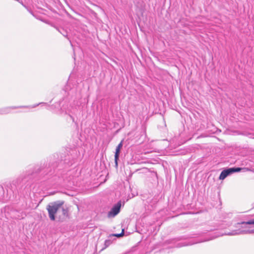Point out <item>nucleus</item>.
Instances as JSON below:
<instances>
[{"mask_svg": "<svg viewBox=\"0 0 254 254\" xmlns=\"http://www.w3.org/2000/svg\"><path fill=\"white\" fill-rule=\"evenodd\" d=\"M247 221H242L237 223L235 226V229L229 232H225V235L228 236H236L240 235H244L247 234H254V229H251L249 227V225H254V224H248Z\"/></svg>", "mask_w": 254, "mask_h": 254, "instance_id": "1", "label": "nucleus"}, {"mask_svg": "<svg viewBox=\"0 0 254 254\" xmlns=\"http://www.w3.org/2000/svg\"><path fill=\"white\" fill-rule=\"evenodd\" d=\"M63 201H57L51 203L47 206L49 216L52 221L55 220V214L61 212V206L63 205Z\"/></svg>", "mask_w": 254, "mask_h": 254, "instance_id": "2", "label": "nucleus"}, {"mask_svg": "<svg viewBox=\"0 0 254 254\" xmlns=\"http://www.w3.org/2000/svg\"><path fill=\"white\" fill-rule=\"evenodd\" d=\"M247 170L246 168H241V167H232L227 168L223 170L219 177V180H223L228 176L232 175V174L239 172L242 170Z\"/></svg>", "mask_w": 254, "mask_h": 254, "instance_id": "3", "label": "nucleus"}, {"mask_svg": "<svg viewBox=\"0 0 254 254\" xmlns=\"http://www.w3.org/2000/svg\"><path fill=\"white\" fill-rule=\"evenodd\" d=\"M121 206L122 202L121 201H119L116 204H115L111 208V210L108 212V217L113 218L115 217L117 214H118L120 213Z\"/></svg>", "mask_w": 254, "mask_h": 254, "instance_id": "4", "label": "nucleus"}, {"mask_svg": "<svg viewBox=\"0 0 254 254\" xmlns=\"http://www.w3.org/2000/svg\"><path fill=\"white\" fill-rule=\"evenodd\" d=\"M16 107H9L0 109V114H6L10 112L11 109H16Z\"/></svg>", "mask_w": 254, "mask_h": 254, "instance_id": "5", "label": "nucleus"}, {"mask_svg": "<svg viewBox=\"0 0 254 254\" xmlns=\"http://www.w3.org/2000/svg\"><path fill=\"white\" fill-rule=\"evenodd\" d=\"M197 243H198L197 242H188H188L180 243L177 244V247L178 248H180V247H184V246H190L194 244H196Z\"/></svg>", "mask_w": 254, "mask_h": 254, "instance_id": "6", "label": "nucleus"}, {"mask_svg": "<svg viewBox=\"0 0 254 254\" xmlns=\"http://www.w3.org/2000/svg\"><path fill=\"white\" fill-rule=\"evenodd\" d=\"M61 212L62 213L63 217H67L68 214V210L66 208H64L63 205L61 206Z\"/></svg>", "mask_w": 254, "mask_h": 254, "instance_id": "7", "label": "nucleus"}, {"mask_svg": "<svg viewBox=\"0 0 254 254\" xmlns=\"http://www.w3.org/2000/svg\"><path fill=\"white\" fill-rule=\"evenodd\" d=\"M112 243V241L110 240H106L105 241V242H104V245H105V247L102 248V249L101 250L102 251L105 249L106 248H107L108 247H109Z\"/></svg>", "mask_w": 254, "mask_h": 254, "instance_id": "8", "label": "nucleus"}, {"mask_svg": "<svg viewBox=\"0 0 254 254\" xmlns=\"http://www.w3.org/2000/svg\"><path fill=\"white\" fill-rule=\"evenodd\" d=\"M120 149H118V148H116V153L115 155V159H119V153L120 152Z\"/></svg>", "mask_w": 254, "mask_h": 254, "instance_id": "9", "label": "nucleus"}, {"mask_svg": "<svg viewBox=\"0 0 254 254\" xmlns=\"http://www.w3.org/2000/svg\"><path fill=\"white\" fill-rule=\"evenodd\" d=\"M123 146V141H122L117 146V148H118V149H121V148Z\"/></svg>", "mask_w": 254, "mask_h": 254, "instance_id": "10", "label": "nucleus"}, {"mask_svg": "<svg viewBox=\"0 0 254 254\" xmlns=\"http://www.w3.org/2000/svg\"><path fill=\"white\" fill-rule=\"evenodd\" d=\"M63 30V32H62V31H59L60 32V33L64 37H67V33L66 32L64 31L63 29L62 30Z\"/></svg>", "mask_w": 254, "mask_h": 254, "instance_id": "11", "label": "nucleus"}, {"mask_svg": "<svg viewBox=\"0 0 254 254\" xmlns=\"http://www.w3.org/2000/svg\"><path fill=\"white\" fill-rule=\"evenodd\" d=\"M247 135L249 137H250V138H254V134H252V133H248Z\"/></svg>", "mask_w": 254, "mask_h": 254, "instance_id": "12", "label": "nucleus"}, {"mask_svg": "<svg viewBox=\"0 0 254 254\" xmlns=\"http://www.w3.org/2000/svg\"><path fill=\"white\" fill-rule=\"evenodd\" d=\"M248 224H254V218L248 221Z\"/></svg>", "mask_w": 254, "mask_h": 254, "instance_id": "13", "label": "nucleus"}, {"mask_svg": "<svg viewBox=\"0 0 254 254\" xmlns=\"http://www.w3.org/2000/svg\"><path fill=\"white\" fill-rule=\"evenodd\" d=\"M3 192V188L1 185H0V194H2Z\"/></svg>", "mask_w": 254, "mask_h": 254, "instance_id": "14", "label": "nucleus"}, {"mask_svg": "<svg viewBox=\"0 0 254 254\" xmlns=\"http://www.w3.org/2000/svg\"><path fill=\"white\" fill-rule=\"evenodd\" d=\"M120 160H114V162H115V167H116V168H117L118 167V161H120Z\"/></svg>", "mask_w": 254, "mask_h": 254, "instance_id": "15", "label": "nucleus"}, {"mask_svg": "<svg viewBox=\"0 0 254 254\" xmlns=\"http://www.w3.org/2000/svg\"><path fill=\"white\" fill-rule=\"evenodd\" d=\"M120 235V237H122L124 235V230H122V232L121 233L119 234Z\"/></svg>", "mask_w": 254, "mask_h": 254, "instance_id": "16", "label": "nucleus"}, {"mask_svg": "<svg viewBox=\"0 0 254 254\" xmlns=\"http://www.w3.org/2000/svg\"><path fill=\"white\" fill-rule=\"evenodd\" d=\"M113 236L117 237L118 238H120V237L119 234H113Z\"/></svg>", "mask_w": 254, "mask_h": 254, "instance_id": "17", "label": "nucleus"}, {"mask_svg": "<svg viewBox=\"0 0 254 254\" xmlns=\"http://www.w3.org/2000/svg\"><path fill=\"white\" fill-rule=\"evenodd\" d=\"M135 160H130V163L133 164H134V163H136L135 161Z\"/></svg>", "mask_w": 254, "mask_h": 254, "instance_id": "18", "label": "nucleus"}, {"mask_svg": "<svg viewBox=\"0 0 254 254\" xmlns=\"http://www.w3.org/2000/svg\"><path fill=\"white\" fill-rule=\"evenodd\" d=\"M41 104H43V103H41ZM40 104H41V103H39V104L35 105L32 106V108H35V107H37V106H38Z\"/></svg>", "mask_w": 254, "mask_h": 254, "instance_id": "19", "label": "nucleus"}, {"mask_svg": "<svg viewBox=\"0 0 254 254\" xmlns=\"http://www.w3.org/2000/svg\"><path fill=\"white\" fill-rule=\"evenodd\" d=\"M14 218L18 219L20 218V216H18L17 217L15 216Z\"/></svg>", "mask_w": 254, "mask_h": 254, "instance_id": "20", "label": "nucleus"}, {"mask_svg": "<svg viewBox=\"0 0 254 254\" xmlns=\"http://www.w3.org/2000/svg\"><path fill=\"white\" fill-rule=\"evenodd\" d=\"M208 240H209V239H208V240H203V241H201V242H202L207 241H208Z\"/></svg>", "mask_w": 254, "mask_h": 254, "instance_id": "21", "label": "nucleus"}]
</instances>
